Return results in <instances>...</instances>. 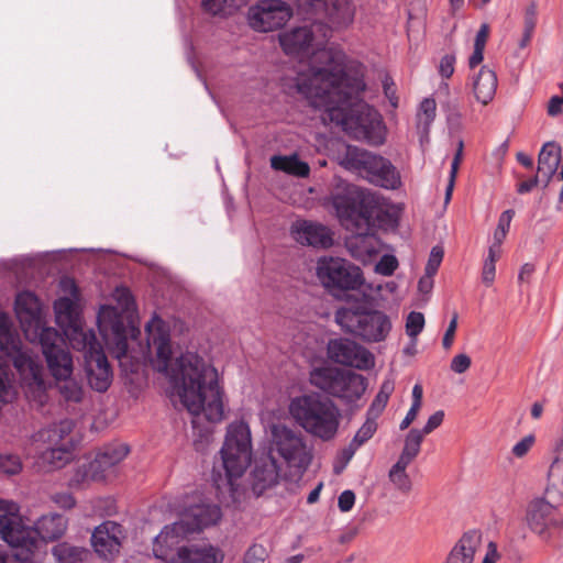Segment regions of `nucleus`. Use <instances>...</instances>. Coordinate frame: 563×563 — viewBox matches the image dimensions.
Listing matches in <instances>:
<instances>
[{
    "instance_id": "nucleus-44",
    "label": "nucleus",
    "mask_w": 563,
    "mask_h": 563,
    "mask_svg": "<svg viewBox=\"0 0 563 563\" xmlns=\"http://www.w3.org/2000/svg\"><path fill=\"white\" fill-rule=\"evenodd\" d=\"M376 418L373 416H367L366 421L362 424V427L357 430L351 443L354 446L361 448L364 443H366L376 432L377 423Z\"/></svg>"
},
{
    "instance_id": "nucleus-62",
    "label": "nucleus",
    "mask_w": 563,
    "mask_h": 563,
    "mask_svg": "<svg viewBox=\"0 0 563 563\" xmlns=\"http://www.w3.org/2000/svg\"><path fill=\"white\" fill-rule=\"evenodd\" d=\"M443 418H444V412L442 410H438L433 415H431L429 417L426 426L423 427V429L420 430L421 432H423V437L426 434L431 433L434 429L440 427L443 421Z\"/></svg>"
},
{
    "instance_id": "nucleus-56",
    "label": "nucleus",
    "mask_w": 563,
    "mask_h": 563,
    "mask_svg": "<svg viewBox=\"0 0 563 563\" xmlns=\"http://www.w3.org/2000/svg\"><path fill=\"white\" fill-rule=\"evenodd\" d=\"M456 57L454 54H445L439 64V74L443 78H450L454 74Z\"/></svg>"
},
{
    "instance_id": "nucleus-26",
    "label": "nucleus",
    "mask_w": 563,
    "mask_h": 563,
    "mask_svg": "<svg viewBox=\"0 0 563 563\" xmlns=\"http://www.w3.org/2000/svg\"><path fill=\"white\" fill-rule=\"evenodd\" d=\"M67 526L68 520L65 516L53 512L40 517L36 520L34 528L27 527L34 533L33 538L37 542V550L40 553L38 563L42 562L43 553L41 551V542L37 537H40L43 541H55L64 536L67 530Z\"/></svg>"
},
{
    "instance_id": "nucleus-20",
    "label": "nucleus",
    "mask_w": 563,
    "mask_h": 563,
    "mask_svg": "<svg viewBox=\"0 0 563 563\" xmlns=\"http://www.w3.org/2000/svg\"><path fill=\"white\" fill-rule=\"evenodd\" d=\"M85 372L89 386L104 393L112 383V371L102 350L85 354Z\"/></svg>"
},
{
    "instance_id": "nucleus-3",
    "label": "nucleus",
    "mask_w": 563,
    "mask_h": 563,
    "mask_svg": "<svg viewBox=\"0 0 563 563\" xmlns=\"http://www.w3.org/2000/svg\"><path fill=\"white\" fill-rule=\"evenodd\" d=\"M325 30L320 23L294 27L279 35L283 51L300 60L307 58L292 79L297 93L309 100L344 74V55L325 47Z\"/></svg>"
},
{
    "instance_id": "nucleus-5",
    "label": "nucleus",
    "mask_w": 563,
    "mask_h": 563,
    "mask_svg": "<svg viewBox=\"0 0 563 563\" xmlns=\"http://www.w3.org/2000/svg\"><path fill=\"white\" fill-rule=\"evenodd\" d=\"M289 412L298 426L314 438L330 441L338 433L340 409L331 399L318 393L291 399Z\"/></svg>"
},
{
    "instance_id": "nucleus-36",
    "label": "nucleus",
    "mask_w": 563,
    "mask_h": 563,
    "mask_svg": "<svg viewBox=\"0 0 563 563\" xmlns=\"http://www.w3.org/2000/svg\"><path fill=\"white\" fill-rule=\"evenodd\" d=\"M52 553L58 563H84L91 555L88 549L67 542L56 544Z\"/></svg>"
},
{
    "instance_id": "nucleus-22",
    "label": "nucleus",
    "mask_w": 563,
    "mask_h": 563,
    "mask_svg": "<svg viewBox=\"0 0 563 563\" xmlns=\"http://www.w3.org/2000/svg\"><path fill=\"white\" fill-rule=\"evenodd\" d=\"M309 7L323 10L329 24L334 29L349 26L355 15V7L351 0H305Z\"/></svg>"
},
{
    "instance_id": "nucleus-57",
    "label": "nucleus",
    "mask_w": 563,
    "mask_h": 563,
    "mask_svg": "<svg viewBox=\"0 0 563 563\" xmlns=\"http://www.w3.org/2000/svg\"><path fill=\"white\" fill-rule=\"evenodd\" d=\"M51 500L62 509L68 510L75 507L76 500L70 493H56L51 496Z\"/></svg>"
},
{
    "instance_id": "nucleus-21",
    "label": "nucleus",
    "mask_w": 563,
    "mask_h": 563,
    "mask_svg": "<svg viewBox=\"0 0 563 563\" xmlns=\"http://www.w3.org/2000/svg\"><path fill=\"white\" fill-rule=\"evenodd\" d=\"M15 312L24 327L25 333L32 329L34 336H38V332L46 328L41 318V305L37 297L31 291H22L15 298Z\"/></svg>"
},
{
    "instance_id": "nucleus-60",
    "label": "nucleus",
    "mask_w": 563,
    "mask_h": 563,
    "mask_svg": "<svg viewBox=\"0 0 563 563\" xmlns=\"http://www.w3.org/2000/svg\"><path fill=\"white\" fill-rule=\"evenodd\" d=\"M355 504V494L350 490H343L338 498V507L342 512L350 511Z\"/></svg>"
},
{
    "instance_id": "nucleus-10",
    "label": "nucleus",
    "mask_w": 563,
    "mask_h": 563,
    "mask_svg": "<svg viewBox=\"0 0 563 563\" xmlns=\"http://www.w3.org/2000/svg\"><path fill=\"white\" fill-rule=\"evenodd\" d=\"M309 380L312 386L346 404L360 399L366 389L362 375L336 367H316L310 372Z\"/></svg>"
},
{
    "instance_id": "nucleus-32",
    "label": "nucleus",
    "mask_w": 563,
    "mask_h": 563,
    "mask_svg": "<svg viewBox=\"0 0 563 563\" xmlns=\"http://www.w3.org/2000/svg\"><path fill=\"white\" fill-rule=\"evenodd\" d=\"M552 504L549 499H537L529 505L526 519L533 532L540 536L545 533Z\"/></svg>"
},
{
    "instance_id": "nucleus-37",
    "label": "nucleus",
    "mask_w": 563,
    "mask_h": 563,
    "mask_svg": "<svg viewBox=\"0 0 563 563\" xmlns=\"http://www.w3.org/2000/svg\"><path fill=\"white\" fill-rule=\"evenodd\" d=\"M247 3V0H202V9L213 15L227 18L233 15Z\"/></svg>"
},
{
    "instance_id": "nucleus-51",
    "label": "nucleus",
    "mask_w": 563,
    "mask_h": 563,
    "mask_svg": "<svg viewBox=\"0 0 563 563\" xmlns=\"http://www.w3.org/2000/svg\"><path fill=\"white\" fill-rule=\"evenodd\" d=\"M267 555L264 545L254 543L246 550L242 563H264Z\"/></svg>"
},
{
    "instance_id": "nucleus-35",
    "label": "nucleus",
    "mask_w": 563,
    "mask_h": 563,
    "mask_svg": "<svg viewBox=\"0 0 563 563\" xmlns=\"http://www.w3.org/2000/svg\"><path fill=\"white\" fill-rule=\"evenodd\" d=\"M271 166L275 170H282L297 177H307L310 173L309 165L300 161L297 155H274L271 158Z\"/></svg>"
},
{
    "instance_id": "nucleus-45",
    "label": "nucleus",
    "mask_w": 563,
    "mask_h": 563,
    "mask_svg": "<svg viewBox=\"0 0 563 563\" xmlns=\"http://www.w3.org/2000/svg\"><path fill=\"white\" fill-rule=\"evenodd\" d=\"M423 440V432L418 429H411L405 439V445L401 453L416 459L420 452V446Z\"/></svg>"
},
{
    "instance_id": "nucleus-64",
    "label": "nucleus",
    "mask_w": 563,
    "mask_h": 563,
    "mask_svg": "<svg viewBox=\"0 0 563 563\" xmlns=\"http://www.w3.org/2000/svg\"><path fill=\"white\" fill-rule=\"evenodd\" d=\"M539 184L542 185V177L537 173L533 177L529 178L528 180L518 184L517 191L521 195L530 192Z\"/></svg>"
},
{
    "instance_id": "nucleus-53",
    "label": "nucleus",
    "mask_w": 563,
    "mask_h": 563,
    "mask_svg": "<svg viewBox=\"0 0 563 563\" xmlns=\"http://www.w3.org/2000/svg\"><path fill=\"white\" fill-rule=\"evenodd\" d=\"M443 249L440 246H433L431 249L429 260L426 265V274L428 277H432L438 272V268L443 260Z\"/></svg>"
},
{
    "instance_id": "nucleus-9",
    "label": "nucleus",
    "mask_w": 563,
    "mask_h": 563,
    "mask_svg": "<svg viewBox=\"0 0 563 563\" xmlns=\"http://www.w3.org/2000/svg\"><path fill=\"white\" fill-rule=\"evenodd\" d=\"M335 322L344 332L368 343L384 341L391 330V321L386 313L360 307L338 309Z\"/></svg>"
},
{
    "instance_id": "nucleus-17",
    "label": "nucleus",
    "mask_w": 563,
    "mask_h": 563,
    "mask_svg": "<svg viewBox=\"0 0 563 563\" xmlns=\"http://www.w3.org/2000/svg\"><path fill=\"white\" fill-rule=\"evenodd\" d=\"M328 356L334 363L357 369H369L374 365V356L367 349L344 338L329 341Z\"/></svg>"
},
{
    "instance_id": "nucleus-1",
    "label": "nucleus",
    "mask_w": 563,
    "mask_h": 563,
    "mask_svg": "<svg viewBox=\"0 0 563 563\" xmlns=\"http://www.w3.org/2000/svg\"><path fill=\"white\" fill-rule=\"evenodd\" d=\"M147 349L155 353L153 367L167 376L181 405L194 417L210 422L224 418L223 390L217 369L197 353L186 352L172 362L169 324L154 316L145 327Z\"/></svg>"
},
{
    "instance_id": "nucleus-13",
    "label": "nucleus",
    "mask_w": 563,
    "mask_h": 563,
    "mask_svg": "<svg viewBox=\"0 0 563 563\" xmlns=\"http://www.w3.org/2000/svg\"><path fill=\"white\" fill-rule=\"evenodd\" d=\"M317 276L330 291L355 290L363 284L358 266L341 257H321L317 264Z\"/></svg>"
},
{
    "instance_id": "nucleus-6",
    "label": "nucleus",
    "mask_w": 563,
    "mask_h": 563,
    "mask_svg": "<svg viewBox=\"0 0 563 563\" xmlns=\"http://www.w3.org/2000/svg\"><path fill=\"white\" fill-rule=\"evenodd\" d=\"M33 532L24 525L16 503L0 499V538L13 549L20 563H38L40 553Z\"/></svg>"
},
{
    "instance_id": "nucleus-63",
    "label": "nucleus",
    "mask_w": 563,
    "mask_h": 563,
    "mask_svg": "<svg viewBox=\"0 0 563 563\" xmlns=\"http://www.w3.org/2000/svg\"><path fill=\"white\" fill-rule=\"evenodd\" d=\"M496 266L492 261H484L482 280L487 286H490L495 280Z\"/></svg>"
},
{
    "instance_id": "nucleus-27",
    "label": "nucleus",
    "mask_w": 563,
    "mask_h": 563,
    "mask_svg": "<svg viewBox=\"0 0 563 563\" xmlns=\"http://www.w3.org/2000/svg\"><path fill=\"white\" fill-rule=\"evenodd\" d=\"M562 164L561 146L555 142L544 143L538 156L537 168V173L542 177L543 188L548 187Z\"/></svg>"
},
{
    "instance_id": "nucleus-14",
    "label": "nucleus",
    "mask_w": 563,
    "mask_h": 563,
    "mask_svg": "<svg viewBox=\"0 0 563 563\" xmlns=\"http://www.w3.org/2000/svg\"><path fill=\"white\" fill-rule=\"evenodd\" d=\"M36 338L41 344L51 375L55 379L71 376L74 362L70 352L65 345L63 335L55 328H44Z\"/></svg>"
},
{
    "instance_id": "nucleus-55",
    "label": "nucleus",
    "mask_w": 563,
    "mask_h": 563,
    "mask_svg": "<svg viewBox=\"0 0 563 563\" xmlns=\"http://www.w3.org/2000/svg\"><path fill=\"white\" fill-rule=\"evenodd\" d=\"M534 441H536V439L532 434H528V435L523 437L519 442H517L512 446V450H511L512 454L519 459L526 456L527 453L533 446Z\"/></svg>"
},
{
    "instance_id": "nucleus-47",
    "label": "nucleus",
    "mask_w": 563,
    "mask_h": 563,
    "mask_svg": "<svg viewBox=\"0 0 563 563\" xmlns=\"http://www.w3.org/2000/svg\"><path fill=\"white\" fill-rule=\"evenodd\" d=\"M33 439L35 442L48 444V446H58L62 444V440H59V437L56 433L55 423L38 430L33 435Z\"/></svg>"
},
{
    "instance_id": "nucleus-11",
    "label": "nucleus",
    "mask_w": 563,
    "mask_h": 563,
    "mask_svg": "<svg viewBox=\"0 0 563 563\" xmlns=\"http://www.w3.org/2000/svg\"><path fill=\"white\" fill-rule=\"evenodd\" d=\"M268 453L279 455L288 467L299 474L307 471L313 457L303 435L285 424L272 426Z\"/></svg>"
},
{
    "instance_id": "nucleus-2",
    "label": "nucleus",
    "mask_w": 563,
    "mask_h": 563,
    "mask_svg": "<svg viewBox=\"0 0 563 563\" xmlns=\"http://www.w3.org/2000/svg\"><path fill=\"white\" fill-rule=\"evenodd\" d=\"M364 89L363 71L347 69L333 86L325 87L308 101L311 107L323 110V121L340 125L357 141L379 146L386 140V126L380 114L361 99Z\"/></svg>"
},
{
    "instance_id": "nucleus-19",
    "label": "nucleus",
    "mask_w": 563,
    "mask_h": 563,
    "mask_svg": "<svg viewBox=\"0 0 563 563\" xmlns=\"http://www.w3.org/2000/svg\"><path fill=\"white\" fill-rule=\"evenodd\" d=\"M291 236L302 245L328 249L333 244L330 229L319 222L297 220L290 228Z\"/></svg>"
},
{
    "instance_id": "nucleus-25",
    "label": "nucleus",
    "mask_w": 563,
    "mask_h": 563,
    "mask_svg": "<svg viewBox=\"0 0 563 563\" xmlns=\"http://www.w3.org/2000/svg\"><path fill=\"white\" fill-rule=\"evenodd\" d=\"M280 467L274 455L271 453L262 454L255 459L252 471V487L254 493L261 495L267 488L278 483Z\"/></svg>"
},
{
    "instance_id": "nucleus-34",
    "label": "nucleus",
    "mask_w": 563,
    "mask_h": 563,
    "mask_svg": "<svg viewBox=\"0 0 563 563\" xmlns=\"http://www.w3.org/2000/svg\"><path fill=\"white\" fill-rule=\"evenodd\" d=\"M70 332L68 334L69 342L74 349L82 350L85 354L92 351H100L101 346L92 330H84L76 323L69 324Z\"/></svg>"
},
{
    "instance_id": "nucleus-48",
    "label": "nucleus",
    "mask_w": 563,
    "mask_h": 563,
    "mask_svg": "<svg viewBox=\"0 0 563 563\" xmlns=\"http://www.w3.org/2000/svg\"><path fill=\"white\" fill-rule=\"evenodd\" d=\"M22 470V463L18 455L1 454L0 455V472L8 475H15Z\"/></svg>"
},
{
    "instance_id": "nucleus-58",
    "label": "nucleus",
    "mask_w": 563,
    "mask_h": 563,
    "mask_svg": "<svg viewBox=\"0 0 563 563\" xmlns=\"http://www.w3.org/2000/svg\"><path fill=\"white\" fill-rule=\"evenodd\" d=\"M537 20V5L534 2H531L525 10L523 31L533 33Z\"/></svg>"
},
{
    "instance_id": "nucleus-7",
    "label": "nucleus",
    "mask_w": 563,
    "mask_h": 563,
    "mask_svg": "<svg viewBox=\"0 0 563 563\" xmlns=\"http://www.w3.org/2000/svg\"><path fill=\"white\" fill-rule=\"evenodd\" d=\"M342 165L375 186L391 190L401 186L400 174L393 163L366 150L349 146Z\"/></svg>"
},
{
    "instance_id": "nucleus-28",
    "label": "nucleus",
    "mask_w": 563,
    "mask_h": 563,
    "mask_svg": "<svg viewBox=\"0 0 563 563\" xmlns=\"http://www.w3.org/2000/svg\"><path fill=\"white\" fill-rule=\"evenodd\" d=\"M482 545V534L476 530L465 532L452 548L444 563H473Z\"/></svg>"
},
{
    "instance_id": "nucleus-52",
    "label": "nucleus",
    "mask_w": 563,
    "mask_h": 563,
    "mask_svg": "<svg viewBox=\"0 0 563 563\" xmlns=\"http://www.w3.org/2000/svg\"><path fill=\"white\" fill-rule=\"evenodd\" d=\"M113 297L118 301L121 312L130 311L134 306L132 294L125 287H117Z\"/></svg>"
},
{
    "instance_id": "nucleus-23",
    "label": "nucleus",
    "mask_w": 563,
    "mask_h": 563,
    "mask_svg": "<svg viewBox=\"0 0 563 563\" xmlns=\"http://www.w3.org/2000/svg\"><path fill=\"white\" fill-rule=\"evenodd\" d=\"M221 518V509L217 505L200 504L185 510L179 523L187 534L198 532L203 528L216 525Z\"/></svg>"
},
{
    "instance_id": "nucleus-46",
    "label": "nucleus",
    "mask_w": 563,
    "mask_h": 563,
    "mask_svg": "<svg viewBox=\"0 0 563 563\" xmlns=\"http://www.w3.org/2000/svg\"><path fill=\"white\" fill-rule=\"evenodd\" d=\"M424 328V316L421 312L411 311L406 319V333L411 339H417V336L422 332Z\"/></svg>"
},
{
    "instance_id": "nucleus-29",
    "label": "nucleus",
    "mask_w": 563,
    "mask_h": 563,
    "mask_svg": "<svg viewBox=\"0 0 563 563\" xmlns=\"http://www.w3.org/2000/svg\"><path fill=\"white\" fill-rule=\"evenodd\" d=\"M223 559V552L217 547L210 544L190 545L181 547L177 551L175 563H222Z\"/></svg>"
},
{
    "instance_id": "nucleus-30",
    "label": "nucleus",
    "mask_w": 563,
    "mask_h": 563,
    "mask_svg": "<svg viewBox=\"0 0 563 563\" xmlns=\"http://www.w3.org/2000/svg\"><path fill=\"white\" fill-rule=\"evenodd\" d=\"M497 76L487 66H482L472 77V90L475 99L483 106H487L495 97L497 90Z\"/></svg>"
},
{
    "instance_id": "nucleus-54",
    "label": "nucleus",
    "mask_w": 563,
    "mask_h": 563,
    "mask_svg": "<svg viewBox=\"0 0 563 563\" xmlns=\"http://www.w3.org/2000/svg\"><path fill=\"white\" fill-rule=\"evenodd\" d=\"M398 267V261L394 255L385 254L376 264V272L384 275L390 276Z\"/></svg>"
},
{
    "instance_id": "nucleus-12",
    "label": "nucleus",
    "mask_w": 563,
    "mask_h": 563,
    "mask_svg": "<svg viewBox=\"0 0 563 563\" xmlns=\"http://www.w3.org/2000/svg\"><path fill=\"white\" fill-rule=\"evenodd\" d=\"M334 208L341 223L363 234L368 231L373 219V201L355 187H346L331 197Z\"/></svg>"
},
{
    "instance_id": "nucleus-40",
    "label": "nucleus",
    "mask_w": 563,
    "mask_h": 563,
    "mask_svg": "<svg viewBox=\"0 0 563 563\" xmlns=\"http://www.w3.org/2000/svg\"><path fill=\"white\" fill-rule=\"evenodd\" d=\"M129 453L128 445L123 443L106 445L97 455L104 464V467L111 470L125 459Z\"/></svg>"
},
{
    "instance_id": "nucleus-31",
    "label": "nucleus",
    "mask_w": 563,
    "mask_h": 563,
    "mask_svg": "<svg viewBox=\"0 0 563 563\" xmlns=\"http://www.w3.org/2000/svg\"><path fill=\"white\" fill-rule=\"evenodd\" d=\"M553 454L548 472L545 497L554 504H560L563 500V451L553 450Z\"/></svg>"
},
{
    "instance_id": "nucleus-4",
    "label": "nucleus",
    "mask_w": 563,
    "mask_h": 563,
    "mask_svg": "<svg viewBox=\"0 0 563 563\" xmlns=\"http://www.w3.org/2000/svg\"><path fill=\"white\" fill-rule=\"evenodd\" d=\"M0 351L4 357H0V401L10 402L15 395L9 380L8 363L11 362L20 375L26 397L43 402L46 390L43 367L23 345L19 334L12 331L4 313H0Z\"/></svg>"
},
{
    "instance_id": "nucleus-8",
    "label": "nucleus",
    "mask_w": 563,
    "mask_h": 563,
    "mask_svg": "<svg viewBox=\"0 0 563 563\" xmlns=\"http://www.w3.org/2000/svg\"><path fill=\"white\" fill-rule=\"evenodd\" d=\"M220 454L225 485L232 490L233 481L241 477L251 463L252 438L246 422L233 421L228 426Z\"/></svg>"
},
{
    "instance_id": "nucleus-61",
    "label": "nucleus",
    "mask_w": 563,
    "mask_h": 563,
    "mask_svg": "<svg viewBox=\"0 0 563 563\" xmlns=\"http://www.w3.org/2000/svg\"><path fill=\"white\" fill-rule=\"evenodd\" d=\"M456 328H457V313H454L449 325H448V329L443 335V340H442V344L445 350H449L452 346Z\"/></svg>"
},
{
    "instance_id": "nucleus-43",
    "label": "nucleus",
    "mask_w": 563,
    "mask_h": 563,
    "mask_svg": "<svg viewBox=\"0 0 563 563\" xmlns=\"http://www.w3.org/2000/svg\"><path fill=\"white\" fill-rule=\"evenodd\" d=\"M54 310L59 322L68 325L75 323V302L71 298L60 297L54 302Z\"/></svg>"
},
{
    "instance_id": "nucleus-15",
    "label": "nucleus",
    "mask_w": 563,
    "mask_h": 563,
    "mask_svg": "<svg viewBox=\"0 0 563 563\" xmlns=\"http://www.w3.org/2000/svg\"><path fill=\"white\" fill-rule=\"evenodd\" d=\"M292 10L282 0H260L247 10V23L256 32H272L283 27Z\"/></svg>"
},
{
    "instance_id": "nucleus-38",
    "label": "nucleus",
    "mask_w": 563,
    "mask_h": 563,
    "mask_svg": "<svg viewBox=\"0 0 563 563\" xmlns=\"http://www.w3.org/2000/svg\"><path fill=\"white\" fill-rule=\"evenodd\" d=\"M73 449L69 445L63 444V446H47L42 453V462L47 464L51 468H62L73 459Z\"/></svg>"
},
{
    "instance_id": "nucleus-16",
    "label": "nucleus",
    "mask_w": 563,
    "mask_h": 563,
    "mask_svg": "<svg viewBox=\"0 0 563 563\" xmlns=\"http://www.w3.org/2000/svg\"><path fill=\"white\" fill-rule=\"evenodd\" d=\"M98 328L108 344H112V353L123 365L128 358V339L124 322L117 308L102 306L98 313Z\"/></svg>"
},
{
    "instance_id": "nucleus-24",
    "label": "nucleus",
    "mask_w": 563,
    "mask_h": 563,
    "mask_svg": "<svg viewBox=\"0 0 563 563\" xmlns=\"http://www.w3.org/2000/svg\"><path fill=\"white\" fill-rule=\"evenodd\" d=\"M181 525L183 523L176 521L169 526H165L161 533L154 539L153 553L157 559L175 563L177 551L180 549L178 545L187 536Z\"/></svg>"
},
{
    "instance_id": "nucleus-50",
    "label": "nucleus",
    "mask_w": 563,
    "mask_h": 563,
    "mask_svg": "<svg viewBox=\"0 0 563 563\" xmlns=\"http://www.w3.org/2000/svg\"><path fill=\"white\" fill-rule=\"evenodd\" d=\"M389 481L402 493L411 489V481L406 471L390 468L388 473Z\"/></svg>"
},
{
    "instance_id": "nucleus-33",
    "label": "nucleus",
    "mask_w": 563,
    "mask_h": 563,
    "mask_svg": "<svg viewBox=\"0 0 563 563\" xmlns=\"http://www.w3.org/2000/svg\"><path fill=\"white\" fill-rule=\"evenodd\" d=\"M435 111L437 103L432 98H424L419 104L416 126L421 144L429 141L430 126L435 119Z\"/></svg>"
},
{
    "instance_id": "nucleus-41",
    "label": "nucleus",
    "mask_w": 563,
    "mask_h": 563,
    "mask_svg": "<svg viewBox=\"0 0 563 563\" xmlns=\"http://www.w3.org/2000/svg\"><path fill=\"white\" fill-rule=\"evenodd\" d=\"M59 394L66 401L80 402L84 397V389L79 382L71 376L68 378L55 379Z\"/></svg>"
},
{
    "instance_id": "nucleus-18",
    "label": "nucleus",
    "mask_w": 563,
    "mask_h": 563,
    "mask_svg": "<svg viewBox=\"0 0 563 563\" xmlns=\"http://www.w3.org/2000/svg\"><path fill=\"white\" fill-rule=\"evenodd\" d=\"M125 533L121 525L107 520L95 528L91 544L96 553L107 561L114 560L120 553Z\"/></svg>"
},
{
    "instance_id": "nucleus-59",
    "label": "nucleus",
    "mask_w": 563,
    "mask_h": 563,
    "mask_svg": "<svg viewBox=\"0 0 563 563\" xmlns=\"http://www.w3.org/2000/svg\"><path fill=\"white\" fill-rule=\"evenodd\" d=\"M471 357L466 354H457L452 358L451 362V369L454 373L463 374L465 373L470 366H471Z\"/></svg>"
},
{
    "instance_id": "nucleus-42",
    "label": "nucleus",
    "mask_w": 563,
    "mask_h": 563,
    "mask_svg": "<svg viewBox=\"0 0 563 563\" xmlns=\"http://www.w3.org/2000/svg\"><path fill=\"white\" fill-rule=\"evenodd\" d=\"M395 389V383L393 379H385L380 386V389L376 397L374 398L368 411L367 416H373L377 418L383 410L385 409L390 395Z\"/></svg>"
},
{
    "instance_id": "nucleus-39",
    "label": "nucleus",
    "mask_w": 563,
    "mask_h": 563,
    "mask_svg": "<svg viewBox=\"0 0 563 563\" xmlns=\"http://www.w3.org/2000/svg\"><path fill=\"white\" fill-rule=\"evenodd\" d=\"M111 470L104 467L98 455L89 463L82 464L77 471V476L82 481H103L108 477Z\"/></svg>"
},
{
    "instance_id": "nucleus-49",
    "label": "nucleus",
    "mask_w": 563,
    "mask_h": 563,
    "mask_svg": "<svg viewBox=\"0 0 563 563\" xmlns=\"http://www.w3.org/2000/svg\"><path fill=\"white\" fill-rule=\"evenodd\" d=\"M74 421L70 419H64L59 422L55 423L56 427V433L59 437V440H62V444L58 446H63V444L69 445V449L74 448V440L70 435L73 429H74Z\"/></svg>"
}]
</instances>
